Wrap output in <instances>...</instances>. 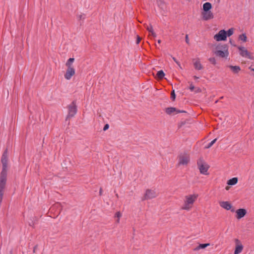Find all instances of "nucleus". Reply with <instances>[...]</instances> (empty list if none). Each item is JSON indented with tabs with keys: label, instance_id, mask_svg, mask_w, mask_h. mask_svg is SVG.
Masks as SVG:
<instances>
[{
	"label": "nucleus",
	"instance_id": "1",
	"mask_svg": "<svg viewBox=\"0 0 254 254\" xmlns=\"http://www.w3.org/2000/svg\"><path fill=\"white\" fill-rule=\"evenodd\" d=\"M198 197V194L195 193L185 195L183 200V204L181 206V209L182 210L187 211H190L192 208Z\"/></svg>",
	"mask_w": 254,
	"mask_h": 254
},
{
	"label": "nucleus",
	"instance_id": "2",
	"mask_svg": "<svg viewBox=\"0 0 254 254\" xmlns=\"http://www.w3.org/2000/svg\"><path fill=\"white\" fill-rule=\"evenodd\" d=\"M214 54L217 57L227 59L229 55L228 48L226 44H218L215 46Z\"/></svg>",
	"mask_w": 254,
	"mask_h": 254
},
{
	"label": "nucleus",
	"instance_id": "3",
	"mask_svg": "<svg viewBox=\"0 0 254 254\" xmlns=\"http://www.w3.org/2000/svg\"><path fill=\"white\" fill-rule=\"evenodd\" d=\"M7 180V174L4 172L0 174V203L2 202L4 189Z\"/></svg>",
	"mask_w": 254,
	"mask_h": 254
},
{
	"label": "nucleus",
	"instance_id": "4",
	"mask_svg": "<svg viewBox=\"0 0 254 254\" xmlns=\"http://www.w3.org/2000/svg\"><path fill=\"white\" fill-rule=\"evenodd\" d=\"M197 163L200 173L203 175H208V170L209 168V165L201 159H199Z\"/></svg>",
	"mask_w": 254,
	"mask_h": 254
},
{
	"label": "nucleus",
	"instance_id": "5",
	"mask_svg": "<svg viewBox=\"0 0 254 254\" xmlns=\"http://www.w3.org/2000/svg\"><path fill=\"white\" fill-rule=\"evenodd\" d=\"M68 114L66 117V120L72 118L77 113V107L75 102L73 101L71 104L68 105Z\"/></svg>",
	"mask_w": 254,
	"mask_h": 254
},
{
	"label": "nucleus",
	"instance_id": "6",
	"mask_svg": "<svg viewBox=\"0 0 254 254\" xmlns=\"http://www.w3.org/2000/svg\"><path fill=\"white\" fill-rule=\"evenodd\" d=\"M213 39L216 42L225 41L227 40L226 31L220 30L217 34L214 35Z\"/></svg>",
	"mask_w": 254,
	"mask_h": 254
},
{
	"label": "nucleus",
	"instance_id": "7",
	"mask_svg": "<svg viewBox=\"0 0 254 254\" xmlns=\"http://www.w3.org/2000/svg\"><path fill=\"white\" fill-rule=\"evenodd\" d=\"M190 156L188 154H181L179 157V164L180 165L186 166L190 162Z\"/></svg>",
	"mask_w": 254,
	"mask_h": 254
},
{
	"label": "nucleus",
	"instance_id": "8",
	"mask_svg": "<svg viewBox=\"0 0 254 254\" xmlns=\"http://www.w3.org/2000/svg\"><path fill=\"white\" fill-rule=\"evenodd\" d=\"M158 195V193L155 190L147 189L145 190L144 199H151L156 197Z\"/></svg>",
	"mask_w": 254,
	"mask_h": 254
},
{
	"label": "nucleus",
	"instance_id": "9",
	"mask_svg": "<svg viewBox=\"0 0 254 254\" xmlns=\"http://www.w3.org/2000/svg\"><path fill=\"white\" fill-rule=\"evenodd\" d=\"M238 49L239 51V54L244 58H247L249 59L252 60L253 57L251 56L250 53L244 47H238Z\"/></svg>",
	"mask_w": 254,
	"mask_h": 254
},
{
	"label": "nucleus",
	"instance_id": "10",
	"mask_svg": "<svg viewBox=\"0 0 254 254\" xmlns=\"http://www.w3.org/2000/svg\"><path fill=\"white\" fill-rule=\"evenodd\" d=\"M7 153L5 150L3 153L1 157V163L2 164V170L1 172H4L7 174Z\"/></svg>",
	"mask_w": 254,
	"mask_h": 254
},
{
	"label": "nucleus",
	"instance_id": "11",
	"mask_svg": "<svg viewBox=\"0 0 254 254\" xmlns=\"http://www.w3.org/2000/svg\"><path fill=\"white\" fill-rule=\"evenodd\" d=\"M220 206L227 210H231V212H235L234 208H233L231 203L228 201H221L219 202Z\"/></svg>",
	"mask_w": 254,
	"mask_h": 254
},
{
	"label": "nucleus",
	"instance_id": "12",
	"mask_svg": "<svg viewBox=\"0 0 254 254\" xmlns=\"http://www.w3.org/2000/svg\"><path fill=\"white\" fill-rule=\"evenodd\" d=\"M202 18L203 20L207 21L214 18V14L211 11H202Z\"/></svg>",
	"mask_w": 254,
	"mask_h": 254
},
{
	"label": "nucleus",
	"instance_id": "13",
	"mask_svg": "<svg viewBox=\"0 0 254 254\" xmlns=\"http://www.w3.org/2000/svg\"><path fill=\"white\" fill-rule=\"evenodd\" d=\"M75 73V70L74 67H67L64 75V78L67 80H70Z\"/></svg>",
	"mask_w": 254,
	"mask_h": 254
},
{
	"label": "nucleus",
	"instance_id": "14",
	"mask_svg": "<svg viewBox=\"0 0 254 254\" xmlns=\"http://www.w3.org/2000/svg\"><path fill=\"white\" fill-rule=\"evenodd\" d=\"M236 217L237 219L239 220L243 218L247 214V210L244 208H239L236 211Z\"/></svg>",
	"mask_w": 254,
	"mask_h": 254
},
{
	"label": "nucleus",
	"instance_id": "15",
	"mask_svg": "<svg viewBox=\"0 0 254 254\" xmlns=\"http://www.w3.org/2000/svg\"><path fill=\"white\" fill-rule=\"evenodd\" d=\"M236 246L234 251V254H239L241 253L243 249V246L240 243V241L238 239L236 240Z\"/></svg>",
	"mask_w": 254,
	"mask_h": 254
},
{
	"label": "nucleus",
	"instance_id": "16",
	"mask_svg": "<svg viewBox=\"0 0 254 254\" xmlns=\"http://www.w3.org/2000/svg\"><path fill=\"white\" fill-rule=\"evenodd\" d=\"M122 216V213L120 211L117 212L114 215V226H117L120 223V218Z\"/></svg>",
	"mask_w": 254,
	"mask_h": 254
},
{
	"label": "nucleus",
	"instance_id": "17",
	"mask_svg": "<svg viewBox=\"0 0 254 254\" xmlns=\"http://www.w3.org/2000/svg\"><path fill=\"white\" fill-rule=\"evenodd\" d=\"M234 74H238L241 71V67L238 65H229L227 66Z\"/></svg>",
	"mask_w": 254,
	"mask_h": 254
},
{
	"label": "nucleus",
	"instance_id": "18",
	"mask_svg": "<svg viewBox=\"0 0 254 254\" xmlns=\"http://www.w3.org/2000/svg\"><path fill=\"white\" fill-rule=\"evenodd\" d=\"M193 65L195 69L201 70L202 69V65H201L199 59L193 60Z\"/></svg>",
	"mask_w": 254,
	"mask_h": 254
},
{
	"label": "nucleus",
	"instance_id": "19",
	"mask_svg": "<svg viewBox=\"0 0 254 254\" xmlns=\"http://www.w3.org/2000/svg\"><path fill=\"white\" fill-rule=\"evenodd\" d=\"M212 8V4L211 3L209 2H206L203 3L202 6V11H211V9Z\"/></svg>",
	"mask_w": 254,
	"mask_h": 254
},
{
	"label": "nucleus",
	"instance_id": "20",
	"mask_svg": "<svg viewBox=\"0 0 254 254\" xmlns=\"http://www.w3.org/2000/svg\"><path fill=\"white\" fill-rule=\"evenodd\" d=\"M238 183V178L236 177L233 178L231 179H229L227 184L230 186H233L236 185Z\"/></svg>",
	"mask_w": 254,
	"mask_h": 254
},
{
	"label": "nucleus",
	"instance_id": "21",
	"mask_svg": "<svg viewBox=\"0 0 254 254\" xmlns=\"http://www.w3.org/2000/svg\"><path fill=\"white\" fill-rule=\"evenodd\" d=\"M210 244H200L197 247L194 249V251H198L200 249H203L209 246Z\"/></svg>",
	"mask_w": 254,
	"mask_h": 254
},
{
	"label": "nucleus",
	"instance_id": "22",
	"mask_svg": "<svg viewBox=\"0 0 254 254\" xmlns=\"http://www.w3.org/2000/svg\"><path fill=\"white\" fill-rule=\"evenodd\" d=\"M74 61V58H69L65 63V65L67 67H73L72 64Z\"/></svg>",
	"mask_w": 254,
	"mask_h": 254
},
{
	"label": "nucleus",
	"instance_id": "23",
	"mask_svg": "<svg viewBox=\"0 0 254 254\" xmlns=\"http://www.w3.org/2000/svg\"><path fill=\"white\" fill-rule=\"evenodd\" d=\"M55 208H57L59 210V212H58V213L59 214L60 213L61 210H62V206L61 203L57 202L55 203L53 206L51 208V210L52 211Z\"/></svg>",
	"mask_w": 254,
	"mask_h": 254
},
{
	"label": "nucleus",
	"instance_id": "24",
	"mask_svg": "<svg viewBox=\"0 0 254 254\" xmlns=\"http://www.w3.org/2000/svg\"><path fill=\"white\" fill-rule=\"evenodd\" d=\"M238 39L239 41H241L242 42H246L247 41V37L246 34L245 33H243L240 35L238 37Z\"/></svg>",
	"mask_w": 254,
	"mask_h": 254
},
{
	"label": "nucleus",
	"instance_id": "25",
	"mask_svg": "<svg viewBox=\"0 0 254 254\" xmlns=\"http://www.w3.org/2000/svg\"><path fill=\"white\" fill-rule=\"evenodd\" d=\"M157 76L159 79H162L165 76V73L163 70H161L157 72Z\"/></svg>",
	"mask_w": 254,
	"mask_h": 254
},
{
	"label": "nucleus",
	"instance_id": "26",
	"mask_svg": "<svg viewBox=\"0 0 254 254\" xmlns=\"http://www.w3.org/2000/svg\"><path fill=\"white\" fill-rule=\"evenodd\" d=\"M176 110V109L175 108H173V107H170V108H167L166 109V112L168 114H170L173 112H174Z\"/></svg>",
	"mask_w": 254,
	"mask_h": 254
},
{
	"label": "nucleus",
	"instance_id": "27",
	"mask_svg": "<svg viewBox=\"0 0 254 254\" xmlns=\"http://www.w3.org/2000/svg\"><path fill=\"white\" fill-rule=\"evenodd\" d=\"M234 29L233 28H230L228 31H226V35L227 37H230L234 33Z\"/></svg>",
	"mask_w": 254,
	"mask_h": 254
},
{
	"label": "nucleus",
	"instance_id": "28",
	"mask_svg": "<svg viewBox=\"0 0 254 254\" xmlns=\"http://www.w3.org/2000/svg\"><path fill=\"white\" fill-rule=\"evenodd\" d=\"M217 138H215L209 142L207 146L205 147V148H209L211 147L216 141Z\"/></svg>",
	"mask_w": 254,
	"mask_h": 254
},
{
	"label": "nucleus",
	"instance_id": "29",
	"mask_svg": "<svg viewBox=\"0 0 254 254\" xmlns=\"http://www.w3.org/2000/svg\"><path fill=\"white\" fill-rule=\"evenodd\" d=\"M77 18L79 20H83L85 18V15L82 13L77 14Z\"/></svg>",
	"mask_w": 254,
	"mask_h": 254
},
{
	"label": "nucleus",
	"instance_id": "30",
	"mask_svg": "<svg viewBox=\"0 0 254 254\" xmlns=\"http://www.w3.org/2000/svg\"><path fill=\"white\" fill-rule=\"evenodd\" d=\"M172 59H173V61L177 64L179 68L180 69H182L183 68L181 65L180 63L178 61H177V59L175 57H172Z\"/></svg>",
	"mask_w": 254,
	"mask_h": 254
},
{
	"label": "nucleus",
	"instance_id": "31",
	"mask_svg": "<svg viewBox=\"0 0 254 254\" xmlns=\"http://www.w3.org/2000/svg\"><path fill=\"white\" fill-rule=\"evenodd\" d=\"M209 62L213 64H215L216 63V60L214 58H210L209 59Z\"/></svg>",
	"mask_w": 254,
	"mask_h": 254
},
{
	"label": "nucleus",
	"instance_id": "32",
	"mask_svg": "<svg viewBox=\"0 0 254 254\" xmlns=\"http://www.w3.org/2000/svg\"><path fill=\"white\" fill-rule=\"evenodd\" d=\"M147 29L150 33L153 31V27L151 25L147 26Z\"/></svg>",
	"mask_w": 254,
	"mask_h": 254
},
{
	"label": "nucleus",
	"instance_id": "33",
	"mask_svg": "<svg viewBox=\"0 0 254 254\" xmlns=\"http://www.w3.org/2000/svg\"><path fill=\"white\" fill-rule=\"evenodd\" d=\"M175 98H176V96H175V92H174V90H173L171 93V98L173 100H174Z\"/></svg>",
	"mask_w": 254,
	"mask_h": 254
},
{
	"label": "nucleus",
	"instance_id": "34",
	"mask_svg": "<svg viewBox=\"0 0 254 254\" xmlns=\"http://www.w3.org/2000/svg\"><path fill=\"white\" fill-rule=\"evenodd\" d=\"M109 128V125L107 124L105 125L104 127H103V130L105 131L107 130Z\"/></svg>",
	"mask_w": 254,
	"mask_h": 254
},
{
	"label": "nucleus",
	"instance_id": "35",
	"mask_svg": "<svg viewBox=\"0 0 254 254\" xmlns=\"http://www.w3.org/2000/svg\"><path fill=\"white\" fill-rule=\"evenodd\" d=\"M189 89L191 91H193L194 89V86L193 85L192 83L190 84V86L189 87Z\"/></svg>",
	"mask_w": 254,
	"mask_h": 254
},
{
	"label": "nucleus",
	"instance_id": "36",
	"mask_svg": "<svg viewBox=\"0 0 254 254\" xmlns=\"http://www.w3.org/2000/svg\"><path fill=\"white\" fill-rule=\"evenodd\" d=\"M185 38H186V43L187 44H189V39L188 35H186Z\"/></svg>",
	"mask_w": 254,
	"mask_h": 254
},
{
	"label": "nucleus",
	"instance_id": "37",
	"mask_svg": "<svg viewBox=\"0 0 254 254\" xmlns=\"http://www.w3.org/2000/svg\"><path fill=\"white\" fill-rule=\"evenodd\" d=\"M140 38L139 37V36H137V41H136V44H139V43L140 42Z\"/></svg>",
	"mask_w": 254,
	"mask_h": 254
},
{
	"label": "nucleus",
	"instance_id": "38",
	"mask_svg": "<svg viewBox=\"0 0 254 254\" xmlns=\"http://www.w3.org/2000/svg\"><path fill=\"white\" fill-rule=\"evenodd\" d=\"M151 35L153 36V37H156V34H155V33L154 32V30L151 32Z\"/></svg>",
	"mask_w": 254,
	"mask_h": 254
},
{
	"label": "nucleus",
	"instance_id": "39",
	"mask_svg": "<svg viewBox=\"0 0 254 254\" xmlns=\"http://www.w3.org/2000/svg\"><path fill=\"white\" fill-rule=\"evenodd\" d=\"M249 69H251L252 71H254V68H252L251 67H249Z\"/></svg>",
	"mask_w": 254,
	"mask_h": 254
},
{
	"label": "nucleus",
	"instance_id": "40",
	"mask_svg": "<svg viewBox=\"0 0 254 254\" xmlns=\"http://www.w3.org/2000/svg\"><path fill=\"white\" fill-rule=\"evenodd\" d=\"M157 42H158V44H160L161 43V40H158L157 41Z\"/></svg>",
	"mask_w": 254,
	"mask_h": 254
},
{
	"label": "nucleus",
	"instance_id": "41",
	"mask_svg": "<svg viewBox=\"0 0 254 254\" xmlns=\"http://www.w3.org/2000/svg\"><path fill=\"white\" fill-rule=\"evenodd\" d=\"M225 189H226V190H228L229 189V187H226V188H225Z\"/></svg>",
	"mask_w": 254,
	"mask_h": 254
},
{
	"label": "nucleus",
	"instance_id": "42",
	"mask_svg": "<svg viewBox=\"0 0 254 254\" xmlns=\"http://www.w3.org/2000/svg\"><path fill=\"white\" fill-rule=\"evenodd\" d=\"M194 77V79H197V78H198V77H197V76H194V77Z\"/></svg>",
	"mask_w": 254,
	"mask_h": 254
},
{
	"label": "nucleus",
	"instance_id": "43",
	"mask_svg": "<svg viewBox=\"0 0 254 254\" xmlns=\"http://www.w3.org/2000/svg\"><path fill=\"white\" fill-rule=\"evenodd\" d=\"M101 193H102V189H100V195L101 194Z\"/></svg>",
	"mask_w": 254,
	"mask_h": 254
}]
</instances>
